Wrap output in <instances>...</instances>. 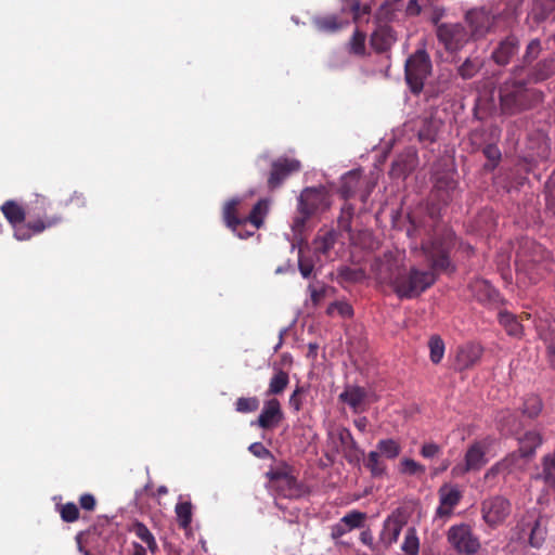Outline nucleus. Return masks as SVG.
Wrapping results in <instances>:
<instances>
[{
    "mask_svg": "<svg viewBox=\"0 0 555 555\" xmlns=\"http://www.w3.org/2000/svg\"><path fill=\"white\" fill-rule=\"evenodd\" d=\"M518 41L515 37H507L500 42L499 47L493 51L492 57L500 65L506 64L516 53Z\"/></svg>",
    "mask_w": 555,
    "mask_h": 555,
    "instance_id": "nucleus-25",
    "label": "nucleus"
},
{
    "mask_svg": "<svg viewBox=\"0 0 555 555\" xmlns=\"http://www.w3.org/2000/svg\"><path fill=\"white\" fill-rule=\"evenodd\" d=\"M327 195L323 189H305L298 198V216L293 220L292 228L295 232L301 231L306 221L318 210L328 207Z\"/></svg>",
    "mask_w": 555,
    "mask_h": 555,
    "instance_id": "nucleus-5",
    "label": "nucleus"
},
{
    "mask_svg": "<svg viewBox=\"0 0 555 555\" xmlns=\"http://www.w3.org/2000/svg\"><path fill=\"white\" fill-rule=\"evenodd\" d=\"M14 228V237L18 241H28L30 240L35 234L33 229L30 228V220L26 223H20L15 224Z\"/></svg>",
    "mask_w": 555,
    "mask_h": 555,
    "instance_id": "nucleus-47",
    "label": "nucleus"
},
{
    "mask_svg": "<svg viewBox=\"0 0 555 555\" xmlns=\"http://www.w3.org/2000/svg\"><path fill=\"white\" fill-rule=\"evenodd\" d=\"M403 7V3L400 0H395L392 2H387L380 7L378 11V16L385 21H392L396 18V11H400Z\"/></svg>",
    "mask_w": 555,
    "mask_h": 555,
    "instance_id": "nucleus-42",
    "label": "nucleus"
},
{
    "mask_svg": "<svg viewBox=\"0 0 555 555\" xmlns=\"http://www.w3.org/2000/svg\"><path fill=\"white\" fill-rule=\"evenodd\" d=\"M479 68H480V63L477 60L467 59L459 67V75L463 79H470L478 73Z\"/></svg>",
    "mask_w": 555,
    "mask_h": 555,
    "instance_id": "nucleus-46",
    "label": "nucleus"
},
{
    "mask_svg": "<svg viewBox=\"0 0 555 555\" xmlns=\"http://www.w3.org/2000/svg\"><path fill=\"white\" fill-rule=\"evenodd\" d=\"M542 442V436L538 431H527L518 438V453L524 459L532 457Z\"/></svg>",
    "mask_w": 555,
    "mask_h": 555,
    "instance_id": "nucleus-23",
    "label": "nucleus"
},
{
    "mask_svg": "<svg viewBox=\"0 0 555 555\" xmlns=\"http://www.w3.org/2000/svg\"><path fill=\"white\" fill-rule=\"evenodd\" d=\"M326 286L324 285H313L310 284L308 286V291L310 293V301L315 307L318 306L326 296Z\"/></svg>",
    "mask_w": 555,
    "mask_h": 555,
    "instance_id": "nucleus-48",
    "label": "nucleus"
},
{
    "mask_svg": "<svg viewBox=\"0 0 555 555\" xmlns=\"http://www.w3.org/2000/svg\"><path fill=\"white\" fill-rule=\"evenodd\" d=\"M248 449L255 456L259 459H266L270 454V451L261 442H254L249 446Z\"/></svg>",
    "mask_w": 555,
    "mask_h": 555,
    "instance_id": "nucleus-58",
    "label": "nucleus"
},
{
    "mask_svg": "<svg viewBox=\"0 0 555 555\" xmlns=\"http://www.w3.org/2000/svg\"><path fill=\"white\" fill-rule=\"evenodd\" d=\"M396 41V33L389 26L378 27L371 36V46L377 52L389 50Z\"/></svg>",
    "mask_w": 555,
    "mask_h": 555,
    "instance_id": "nucleus-21",
    "label": "nucleus"
},
{
    "mask_svg": "<svg viewBox=\"0 0 555 555\" xmlns=\"http://www.w3.org/2000/svg\"><path fill=\"white\" fill-rule=\"evenodd\" d=\"M48 204L49 202L47 197L37 195L36 199L27 208V216L30 220V228L35 234H41L47 230L57 227L63 221V217L59 214H47L46 206Z\"/></svg>",
    "mask_w": 555,
    "mask_h": 555,
    "instance_id": "nucleus-9",
    "label": "nucleus"
},
{
    "mask_svg": "<svg viewBox=\"0 0 555 555\" xmlns=\"http://www.w3.org/2000/svg\"><path fill=\"white\" fill-rule=\"evenodd\" d=\"M540 51H541L540 40L533 39L527 46L525 59L528 61H532L538 57Z\"/></svg>",
    "mask_w": 555,
    "mask_h": 555,
    "instance_id": "nucleus-57",
    "label": "nucleus"
},
{
    "mask_svg": "<svg viewBox=\"0 0 555 555\" xmlns=\"http://www.w3.org/2000/svg\"><path fill=\"white\" fill-rule=\"evenodd\" d=\"M364 465L371 472L373 477L383 476L386 472V465L380 460V454L377 451L369 452Z\"/></svg>",
    "mask_w": 555,
    "mask_h": 555,
    "instance_id": "nucleus-34",
    "label": "nucleus"
},
{
    "mask_svg": "<svg viewBox=\"0 0 555 555\" xmlns=\"http://www.w3.org/2000/svg\"><path fill=\"white\" fill-rule=\"evenodd\" d=\"M483 348L479 344L467 343L457 348L455 354V369L459 371L474 366L482 357Z\"/></svg>",
    "mask_w": 555,
    "mask_h": 555,
    "instance_id": "nucleus-16",
    "label": "nucleus"
},
{
    "mask_svg": "<svg viewBox=\"0 0 555 555\" xmlns=\"http://www.w3.org/2000/svg\"><path fill=\"white\" fill-rule=\"evenodd\" d=\"M60 515L63 521L74 522L79 519V508L73 502L65 503L60 506Z\"/></svg>",
    "mask_w": 555,
    "mask_h": 555,
    "instance_id": "nucleus-44",
    "label": "nucleus"
},
{
    "mask_svg": "<svg viewBox=\"0 0 555 555\" xmlns=\"http://www.w3.org/2000/svg\"><path fill=\"white\" fill-rule=\"evenodd\" d=\"M430 360L433 363H439L444 354V344L438 336H433L429 340Z\"/></svg>",
    "mask_w": 555,
    "mask_h": 555,
    "instance_id": "nucleus-41",
    "label": "nucleus"
},
{
    "mask_svg": "<svg viewBox=\"0 0 555 555\" xmlns=\"http://www.w3.org/2000/svg\"><path fill=\"white\" fill-rule=\"evenodd\" d=\"M129 531L133 533L138 539H140L143 543H145L147 550L153 555H156V553L158 552V544L156 542L154 534L143 522L139 520L133 521L129 527Z\"/></svg>",
    "mask_w": 555,
    "mask_h": 555,
    "instance_id": "nucleus-26",
    "label": "nucleus"
},
{
    "mask_svg": "<svg viewBox=\"0 0 555 555\" xmlns=\"http://www.w3.org/2000/svg\"><path fill=\"white\" fill-rule=\"evenodd\" d=\"M300 169V163L294 158H279L273 162L268 184L270 188H278L287 176Z\"/></svg>",
    "mask_w": 555,
    "mask_h": 555,
    "instance_id": "nucleus-15",
    "label": "nucleus"
},
{
    "mask_svg": "<svg viewBox=\"0 0 555 555\" xmlns=\"http://www.w3.org/2000/svg\"><path fill=\"white\" fill-rule=\"evenodd\" d=\"M454 245V233L448 228L436 230L434 236L421 247L433 270H446L450 267L449 254Z\"/></svg>",
    "mask_w": 555,
    "mask_h": 555,
    "instance_id": "nucleus-4",
    "label": "nucleus"
},
{
    "mask_svg": "<svg viewBox=\"0 0 555 555\" xmlns=\"http://www.w3.org/2000/svg\"><path fill=\"white\" fill-rule=\"evenodd\" d=\"M465 21L469 27L468 35L470 39L485 37L494 25V16L485 9L468 11L465 15Z\"/></svg>",
    "mask_w": 555,
    "mask_h": 555,
    "instance_id": "nucleus-14",
    "label": "nucleus"
},
{
    "mask_svg": "<svg viewBox=\"0 0 555 555\" xmlns=\"http://www.w3.org/2000/svg\"><path fill=\"white\" fill-rule=\"evenodd\" d=\"M437 37L448 51H457L470 40L468 31L460 23L438 25Z\"/></svg>",
    "mask_w": 555,
    "mask_h": 555,
    "instance_id": "nucleus-10",
    "label": "nucleus"
},
{
    "mask_svg": "<svg viewBox=\"0 0 555 555\" xmlns=\"http://www.w3.org/2000/svg\"><path fill=\"white\" fill-rule=\"evenodd\" d=\"M340 274L346 279V280H349V281H358L360 279V276H362V272L361 271H353L349 268H345L340 271Z\"/></svg>",
    "mask_w": 555,
    "mask_h": 555,
    "instance_id": "nucleus-63",
    "label": "nucleus"
},
{
    "mask_svg": "<svg viewBox=\"0 0 555 555\" xmlns=\"http://www.w3.org/2000/svg\"><path fill=\"white\" fill-rule=\"evenodd\" d=\"M400 472L410 476L421 475L425 473V467L412 459L404 457L400 462Z\"/></svg>",
    "mask_w": 555,
    "mask_h": 555,
    "instance_id": "nucleus-43",
    "label": "nucleus"
},
{
    "mask_svg": "<svg viewBox=\"0 0 555 555\" xmlns=\"http://www.w3.org/2000/svg\"><path fill=\"white\" fill-rule=\"evenodd\" d=\"M259 406V400L256 397H241L235 402V409L241 413L254 412Z\"/></svg>",
    "mask_w": 555,
    "mask_h": 555,
    "instance_id": "nucleus-45",
    "label": "nucleus"
},
{
    "mask_svg": "<svg viewBox=\"0 0 555 555\" xmlns=\"http://www.w3.org/2000/svg\"><path fill=\"white\" fill-rule=\"evenodd\" d=\"M360 541L369 546L370 548L374 550V537L370 529H365L360 533Z\"/></svg>",
    "mask_w": 555,
    "mask_h": 555,
    "instance_id": "nucleus-61",
    "label": "nucleus"
},
{
    "mask_svg": "<svg viewBox=\"0 0 555 555\" xmlns=\"http://www.w3.org/2000/svg\"><path fill=\"white\" fill-rule=\"evenodd\" d=\"M472 295L482 304H496L500 300L498 291L486 280L476 279L469 284Z\"/></svg>",
    "mask_w": 555,
    "mask_h": 555,
    "instance_id": "nucleus-20",
    "label": "nucleus"
},
{
    "mask_svg": "<svg viewBox=\"0 0 555 555\" xmlns=\"http://www.w3.org/2000/svg\"><path fill=\"white\" fill-rule=\"evenodd\" d=\"M544 541V533L540 528L539 521L535 522L529 537V543L533 547H540Z\"/></svg>",
    "mask_w": 555,
    "mask_h": 555,
    "instance_id": "nucleus-52",
    "label": "nucleus"
},
{
    "mask_svg": "<svg viewBox=\"0 0 555 555\" xmlns=\"http://www.w3.org/2000/svg\"><path fill=\"white\" fill-rule=\"evenodd\" d=\"M498 318L500 324L503 326L507 335L513 337H521L524 327L513 313L503 310L499 312Z\"/></svg>",
    "mask_w": 555,
    "mask_h": 555,
    "instance_id": "nucleus-28",
    "label": "nucleus"
},
{
    "mask_svg": "<svg viewBox=\"0 0 555 555\" xmlns=\"http://www.w3.org/2000/svg\"><path fill=\"white\" fill-rule=\"evenodd\" d=\"M542 410V401L538 396H529L525 399L522 413L529 417H535Z\"/></svg>",
    "mask_w": 555,
    "mask_h": 555,
    "instance_id": "nucleus-38",
    "label": "nucleus"
},
{
    "mask_svg": "<svg viewBox=\"0 0 555 555\" xmlns=\"http://www.w3.org/2000/svg\"><path fill=\"white\" fill-rule=\"evenodd\" d=\"M69 203L70 204H74L78 207H85L86 204H87V201H86V197L82 193H78V192H75L70 198H69Z\"/></svg>",
    "mask_w": 555,
    "mask_h": 555,
    "instance_id": "nucleus-64",
    "label": "nucleus"
},
{
    "mask_svg": "<svg viewBox=\"0 0 555 555\" xmlns=\"http://www.w3.org/2000/svg\"><path fill=\"white\" fill-rule=\"evenodd\" d=\"M176 514L181 527L186 528L192 520V505L189 502H181L176 506Z\"/></svg>",
    "mask_w": 555,
    "mask_h": 555,
    "instance_id": "nucleus-40",
    "label": "nucleus"
},
{
    "mask_svg": "<svg viewBox=\"0 0 555 555\" xmlns=\"http://www.w3.org/2000/svg\"><path fill=\"white\" fill-rule=\"evenodd\" d=\"M520 459L522 457L517 452H512L507 454L504 459L495 463L487 470L485 478H494L498 475L506 476L514 474L518 470H522L524 465L520 464Z\"/></svg>",
    "mask_w": 555,
    "mask_h": 555,
    "instance_id": "nucleus-17",
    "label": "nucleus"
},
{
    "mask_svg": "<svg viewBox=\"0 0 555 555\" xmlns=\"http://www.w3.org/2000/svg\"><path fill=\"white\" fill-rule=\"evenodd\" d=\"M283 418L280 402L276 399H270L264 402L258 416L257 425L263 429L274 428Z\"/></svg>",
    "mask_w": 555,
    "mask_h": 555,
    "instance_id": "nucleus-18",
    "label": "nucleus"
},
{
    "mask_svg": "<svg viewBox=\"0 0 555 555\" xmlns=\"http://www.w3.org/2000/svg\"><path fill=\"white\" fill-rule=\"evenodd\" d=\"M423 9V5L420 3L418 0H410L406 4L405 11L406 14L415 16L421 13Z\"/></svg>",
    "mask_w": 555,
    "mask_h": 555,
    "instance_id": "nucleus-60",
    "label": "nucleus"
},
{
    "mask_svg": "<svg viewBox=\"0 0 555 555\" xmlns=\"http://www.w3.org/2000/svg\"><path fill=\"white\" fill-rule=\"evenodd\" d=\"M326 313L331 317L338 314L341 318H351L353 309L347 301H335L327 307Z\"/></svg>",
    "mask_w": 555,
    "mask_h": 555,
    "instance_id": "nucleus-39",
    "label": "nucleus"
},
{
    "mask_svg": "<svg viewBox=\"0 0 555 555\" xmlns=\"http://www.w3.org/2000/svg\"><path fill=\"white\" fill-rule=\"evenodd\" d=\"M537 478L542 479L544 483L552 490L555 491V470L546 474H539Z\"/></svg>",
    "mask_w": 555,
    "mask_h": 555,
    "instance_id": "nucleus-62",
    "label": "nucleus"
},
{
    "mask_svg": "<svg viewBox=\"0 0 555 555\" xmlns=\"http://www.w3.org/2000/svg\"><path fill=\"white\" fill-rule=\"evenodd\" d=\"M1 210L12 227H15V224L23 223L26 219L27 210H25L21 205H18L14 201L5 202L2 205Z\"/></svg>",
    "mask_w": 555,
    "mask_h": 555,
    "instance_id": "nucleus-27",
    "label": "nucleus"
},
{
    "mask_svg": "<svg viewBox=\"0 0 555 555\" xmlns=\"http://www.w3.org/2000/svg\"><path fill=\"white\" fill-rule=\"evenodd\" d=\"M364 42L365 35L359 30H356L350 41L351 51L356 54H363L365 49Z\"/></svg>",
    "mask_w": 555,
    "mask_h": 555,
    "instance_id": "nucleus-51",
    "label": "nucleus"
},
{
    "mask_svg": "<svg viewBox=\"0 0 555 555\" xmlns=\"http://www.w3.org/2000/svg\"><path fill=\"white\" fill-rule=\"evenodd\" d=\"M402 522L396 517H388L384 521L383 530L379 535L380 542L389 547L396 543L402 530Z\"/></svg>",
    "mask_w": 555,
    "mask_h": 555,
    "instance_id": "nucleus-24",
    "label": "nucleus"
},
{
    "mask_svg": "<svg viewBox=\"0 0 555 555\" xmlns=\"http://www.w3.org/2000/svg\"><path fill=\"white\" fill-rule=\"evenodd\" d=\"M273 482L283 496H293L297 492L296 480L288 475H274Z\"/></svg>",
    "mask_w": 555,
    "mask_h": 555,
    "instance_id": "nucleus-32",
    "label": "nucleus"
},
{
    "mask_svg": "<svg viewBox=\"0 0 555 555\" xmlns=\"http://www.w3.org/2000/svg\"><path fill=\"white\" fill-rule=\"evenodd\" d=\"M548 251L530 238L520 241L515 259L516 283L526 288L538 283L547 269Z\"/></svg>",
    "mask_w": 555,
    "mask_h": 555,
    "instance_id": "nucleus-2",
    "label": "nucleus"
},
{
    "mask_svg": "<svg viewBox=\"0 0 555 555\" xmlns=\"http://www.w3.org/2000/svg\"><path fill=\"white\" fill-rule=\"evenodd\" d=\"M378 453L386 456L387 459H396L400 452L401 448L397 441L393 439H383L377 443Z\"/></svg>",
    "mask_w": 555,
    "mask_h": 555,
    "instance_id": "nucleus-35",
    "label": "nucleus"
},
{
    "mask_svg": "<svg viewBox=\"0 0 555 555\" xmlns=\"http://www.w3.org/2000/svg\"><path fill=\"white\" fill-rule=\"evenodd\" d=\"M305 388L297 386L296 389L289 397V405L294 409V411L298 412L302 408V399L301 395L305 392Z\"/></svg>",
    "mask_w": 555,
    "mask_h": 555,
    "instance_id": "nucleus-53",
    "label": "nucleus"
},
{
    "mask_svg": "<svg viewBox=\"0 0 555 555\" xmlns=\"http://www.w3.org/2000/svg\"><path fill=\"white\" fill-rule=\"evenodd\" d=\"M440 452H441V448L435 442L424 443L421 449V454L425 459H433V457L437 456L438 454H440Z\"/></svg>",
    "mask_w": 555,
    "mask_h": 555,
    "instance_id": "nucleus-54",
    "label": "nucleus"
},
{
    "mask_svg": "<svg viewBox=\"0 0 555 555\" xmlns=\"http://www.w3.org/2000/svg\"><path fill=\"white\" fill-rule=\"evenodd\" d=\"M527 90L524 82H516L513 87L507 83L501 89V106L505 113L514 114L527 107Z\"/></svg>",
    "mask_w": 555,
    "mask_h": 555,
    "instance_id": "nucleus-13",
    "label": "nucleus"
},
{
    "mask_svg": "<svg viewBox=\"0 0 555 555\" xmlns=\"http://www.w3.org/2000/svg\"><path fill=\"white\" fill-rule=\"evenodd\" d=\"M347 532H349V529H347L340 520L331 527V537L335 541L340 539Z\"/></svg>",
    "mask_w": 555,
    "mask_h": 555,
    "instance_id": "nucleus-59",
    "label": "nucleus"
},
{
    "mask_svg": "<svg viewBox=\"0 0 555 555\" xmlns=\"http://www.w3.org/2000/svg\"><path fill=\"white\" fill-rule=\"evenodd\" d=\"M404 261V251L385 253L374 266L375 274L379 282L390 284L398 297L414 298L435 283L436 275L433 270L415 267L406 271Z\"/></svg>",
    "mask_w": 555,
    "mask_h": 555,
    "instance_id": "nucleus-1",
    "label": "nucleus"
},
{
    "mask_svg": "<svg viewBox=\"0 0 555 555\" xmlns=\"http://www.w3.org/2000/svg\"><path fill=\"white\" fill-rule=\"evenodd\" d=\"M439 505L436 508L435 516L439 519H448L453 515L454 508L463 498V493L457 485L443 483L438 490Z\"/></svg>",
    "mask_w": 555,
    "mask_h": 555,
    "instance_id": "nucleus-12",
    "label": "nucleus"
},
{
    "mask_svg": "<svg viewBox=\"0 0 555 555\" xmlns=\"http://www.w3.org/2000/svg\"><path fill=\"white\" fill-rule=\"evenodd\" d=\"M298 268L300 271V274L307 279L310 276V274L313 271L314 262L310 258H306L302 254V250H299V258H298Z\"/></svg>",
    "mask_w": 555,
    "mask_h": 555,
    "instance_id": "nucleus-50",
    "label": "nucleus"
},
{
    "mask_svg": "<svg viewBox=\"0 0 555 555\" xmlns=\"http://www.w3.org/2000/svg\"><path fill=\"white\" fill-rule=\"evenodd\" d=\"M555 73V60L550 57L539 62L533 68L532 73L529 77V82H540L548 77H551Z\"/></svg>",
    "mask_w": 555,
    "mask_h": 555,
    "instance_id": "nucleus-29",
    "label": "nucleus"
},
{
    "mask_svg": "<svg viewBox=\"0 0 555 555\" xmlns=\"http://www.w3.org/2000/svg\"><path fill=\"white\" fill-rule=\"evenodd\" d=\"M339 400L348 404L354 413H360L365 410L367 392L359 386H347L339 395Z\"/></svg>",
    "mask_w": 555,
    "mask_h": 555,
    "instance_id": "nucleus-19",
    "label": "nucleus"
},
{
    "mask_svg": "<svg viewBox=\"0 0 555 555\" xmlns=\"http://www.w3.org/2000/svg\"><path fill=\"white\" fill-rule=\"evenodd\" d=\"M447 539L452 548L461 555H476L481 543L467 524L451 526L447 531Z\"/></svg>",
    "mask_w": 555,
    "mask_h": 555,
    "instance_id": "nucleus-8",
    "label": "nucleus"
},
{
    "mask_svg": "<svg viewBox=\"0 0 555 555\" xmlns=\"http://www.w3.org/2000/svg\"><path fill=\"white\" fill-rule=\"evenodd\" d=\"M483 520L491 527L501 525L511 513V503L507 499L496 495L485 500L481 504Z\"/></svg>",
    "mask_w": 555,
    "mask_h": 555,
    "instance_id": "nucleus-11",
    "label": "nucleus"
},
{
    "mask_svg": "<svg viewBox=\"0 0 555 555\" xmlns=\"http://www.w3.org/2000/svg\"><path fill=\"white\" fill-rule=\"evenodd\" d=\"M493 441L491 437H486L469 444L464 455V463L453 466L452 476L462 477L469 472L480 470L488 463L487 452Z\"/></svg>",
    "mask_w": 555,
    "mask_h": 555,
    "instance_id": "nucleus-6",
    "label": "nucleus"
},
{
    "mask_svg": "<svg viewBox=\"0 0 555 555\" xmlns=\"http://www.w3.org/2000/svg\"><path fill=\"white\" fill-rule=\"evenodd\" d=\"M317 28L321 31L333 33L341 28L343 24L337 21L335 15L318 17L314 20Z\"/></svg>",
    "mask_w": 555,
    "mask_h": 555,
    "instance_id": "nucleus-37",
    "label": "nucleus"
},
{
    "mask_svg": "<svg viewBox=\"0 0 555 555\" xmlns=\"http://www.w3.org/2000/svg\"><path fill=\"white\" fill-rule=\"evenodd\" d=\"M535 327L539 336L546 345L550 361L555 365V322L539 320Z\"/></svg>",
    "mask_w": 555,
    "mask_h": 555,
    "instance_id": "nucleus-22",
    "label": "nucleus"
},
{
    "mask_svg": "<svg viewBox=\"0 0 555 555\" xmlns=\"http://www.w3.org/2000/svg\"><path fill=\"white\" fill-rule=\"evenodd\" d=\"M401 550L406 555H417L420 551V540L414 527L408 528L404 534V540Z\"/></svg>",
    "mask_w": 555,
    "mask_h": 555,
    "instance_id": "nucleus-33",
    "label": "nucleus"
},
{
    "mask_svg": "<svg viewBox=\"0 0 555 555\" xmlns=\"http://www.w3.org/2000/svg\"><path fill=\"white\" fill-rule=\"evenodd\" d=\"M80 507L85 511L92 512L95 509L96 500L91 493H83L79 498Z\"/></svg>",
    "mask_w": 555,
    "mask_h": 555,
    "instance_id": "nucleus-56",
    "label": "nucleus"
},
{
    "mask_svg": "<svg viewBox=\"0 0 555 555\" xmlns=\"http://www.w3.org/2000/svg\"><path fill=\"white\" fill-rule=\"evenodd\" d=\"M289 383V377L286 372L281 369L275 370L274 375L271 377L267 396L282 393Z\"/></svg>",
    "mask_w": 555,
    "mask_h": 555,
    "instance_id": "nucleus-31",
    "label": "nucleus"
},
{
    "mask_svg": "<svg viewBox=\"0 0 555 555\" xmlns=\"http://www.w3.org/2000/svg\"><path fill=\"white\" fill-rule=\"evenodd\" d=\"M546 192L547 206L555 214V173L551 176L548 182L546 183Z\"/></svg>",
    "mask_w": 555,
    "mask_h": 555,
    "instance_id": "nucleus-55",
    "label": "nucleus"
},
{
    "mask_svg": "<svg viewBox=\"0 0 555 555\" xmlns=\"http://www.w3.org/2000/svg\"><path fill=\"white\" fill-rule=\"evenodd\" d=\"M501 429L505 433H514L516 428V417L511 412H502L499 418Z\"/></svg>",
    "mask_w": 555,
    "mask_h": 555,
    "instance_id": "nucleus-49",
    "label": "nucleus"
},
{
    "mask_svg": "<svg viewBox=\"0 0 555 555\" xmlns=\"http://www.w3.org/2000/svg\"><path fill=\"white\" fill-rule=\"evenodd\" d=\"M431 72V62L425 50H417L405 62V79L414 93L422 91Z\"/></svg>",
    "mask_w": 555,
    "mask_h": 555,
    "instance_id": "nucleus-7",
    "label": "nucleus"
},
{
    "mask_svg": "<svg viewBox=\"0 0 555 555\" xmlns=\"http://www.w3.org/2000/svg\"><path fill=\"white\" fill-rule=\"evenodd\" d=\"M365 519V513L359 511H351L350 513L346 514L343 518H340V521L344 524V526L347 527V529H349V531H351L357 528H362Z\"/></svg>",
    "mask_w": 555,
    "mask_h": 555,
    "instance_id": "nucleus-36",
    "label": "nucleus"
},
{
    "mask_svg": "<svg viewBox=\"0 0 555 555\" xmlns=\"http://www.w3.org/2000/svg\"><path fill=\"white\" fill-rule=\"evenodd\" d=\"M335 243L336 233L334 231H325L318 234V236L313 240L312 245L314 253L320 255H327L328 251L334 247Z\"/></svg>",
    "mask_w": 555,
    "mask_h": 555,
    "instance_id": "nucleus-30",
    "label": "nucleus"
},
{
    "mask_svg": "<svg viewBox=\"0 0 555 555\" xmlns=\"http://www.w3.org/2000/svg\"><path fill=\"white\" fill-rule=\"evenodd\" d=\"M240 204L238 198L229 201L223 208V218L229 228L240 237L248 238L254 235V232L242 233L240 227L247 225L248 223L258 230L264 223V219L269 214L270 202L266 198L259 199L253 207L249 215L245 218L236 217V206Z\"/></svg>",
    "mask_w": 555,
    "mask_h": 555,
    "instance_id": "nucleus-3",
    "label": "nucleus"
}]
</instances>
